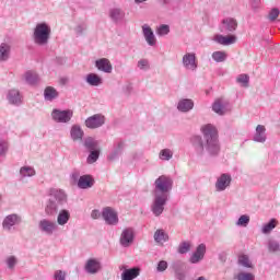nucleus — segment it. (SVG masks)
Here are the masks:
<instances>
[{
    "mask_svg": "<svg viewBox=\"0 0 280 280\" xmlns=\"http://www.w3.org/2000/svg\"><path fill=\"white\" fill-rule=\"evenodd\" d=\"M201 132L203 135L206 143L202 142V138L200 136H194L191 139L192 145L197 154H205L206 150V152H208L210 156H218V154H220L218 129H215L213 125L208 124L201 127Z\"/></svg>",
    "mask_w": 280,
    "mask_h": 280,
    "instance_id": "nucleus-1",
    "label": "nucleus"
},
{
    "mask_svg": "<svg viewBox=\"0 0 280 280\" xmlns=\"http://www.w3.org/2000/svg\"><path fill=\"white\" fill-rule=\"evenodd\" d=\"M51 38V26L49 24L42 22L36 24L33 32V40L38 47H45L49 45V39Z\"/></svg>",
    "mask_w": 280,
    "mask_h": 280,
    "instance_id": "nucleus-2",
    "label": "nucleus"
},
{
    "mask_svg": "<svg viewBox=\"0 0 280 280\" xmlns=\"http://www.w3.org/2000/svg\"><path fill=\"white\" fill-rule=\"evenodd\" d=\"M174 188V179H172L167 175H161L154 182L153 194H158L160 196H166L170 198V192Z\"/></svg>",
    "mask_w": 280,
    "mask_h": 280,
    "instance_id": "nucleus-3",
    "label": "nucleus"
},
{
    "mask_svg": "<svg viewBox=\"0 0 280 280\" xmlns=\"http://www.w3.org/2000/svg\"><path fill=\"white\" fill-rule=\"evenodd\" d=\"M168 200L170 197L153 192L151 212L153 213V215H155V218L163 215V211H165V206L167 205Z\"/></svg>",
    "mask_w": 280,
    "mask_h": 280,
    "instance_id": "nucleus-4",
    "label": "nucleus"
},
{
    "mask_svg": "<svg viewBox=\"0 0 280 280\" xmlns=\"http://www.w3.org/2000/svg\"><path fill=\"white\" fill-rule=\"evenodd\" d=\"M102 218L108 226H117L119 224V214L112 207L103 208Z\"/></svg>",
    "mask_w": 280,
    "mask_h": 280,
    "instance_id": "nucleus-5",
    "label": "nucleus"
},
{
    "mask_svg": "<svg viewBox=\"0 0 280 280\" xmlns=\"http://www.w3.org/2000/svg\"><path fill=\"white\" fill-rule=\"evenodd\" d=\"M73 118V110L71 109H52L51 119L56 121V124H69Z\"/></svg>",
    "mask_w": 280,
    "mask_h": 280,
    "instance_id": "nucleus-6",
    "label": "nucleus"
},
{
    "mask_svg": "<svg viewBox=\"0 0 280 280\" xmlns=\"http://www.w3.org/2000/svg\"><path fill=\"white\" fill-rule=\"evenodd\" d=\"M119 244L122 248H130L132 244H135V229L133 228H125L119 237Z\"/></svg>",
    "mask_w": 280,
    "mask_h": 280,
    "instance_id": "nucleus-7",
    "label": "nucleus"
},
{
    "mask_svg": "<svg viewBox=\"0 0 280 280\" xmlns=\"http://www.w3.org/2000/svg\"><path fill=\"white\" fill-rule=\"evenodd\" d=\"M21 222V215L15 213L9 214L2 221V229L3 231H8V233H11V231H15L16 226H19Z\"/></svg>",
    "mask_w": 280,
    "mask_h": 280,
    "instance_id": "nucleus-8",
    "label": "nucleus"
},
{
    "mask_svg": "<svg viewBox=\"0 0 280 280\" xmlns=\"http://www.w3.org/2000/svg\"><path fill=\"white\" fill-rule=\"evenodd\" d=\"M106 124V116L102 114H94L85 119V126L90 130H97V128H102Z\"/></svg>",
    "mask_w": 280,
    "mask_h": 280,
    "instance_id": "nucleus-9",
    "label": "nucleus"
},
{
    "mask_svg": "<svg viewBox=\"0 0 280 280\" xmlns=\"http://www.w3.org/2000/svg\"><path fill=\"white\" fill-rule=\"evenodd\" d=\"M38 229L45 235H54L58 231V223L49 219H42L38 223Z\"/></svg>",
    "mask_w": 280,
    "mask_h": 280,
    "instance_id": "nucleus-10",
    "label": "nucleus"
},
{
    "mask_svg": "<svg viewBox=\"0 0 280 280\" xmlns=\"http://www.w3.org/2000/svg\"><path fill=\"white\" fill-rule=\"evenodd\" d=\"M182 63L186 71H196L198 69L196 52H186L182 58Z\"/></svg>",
    "mask_w": 280,
    "mask_h": 280,
    "instance_id": "nucleus-11",
    "label": "nucleus"
},
{
    "mask_svg": "<svg viewBox=\"0 0 280 280\" xmlns=\"http://www.w3.org/2000/svg\"><path fill=\"white\" fill-rule=\"evenodd\" d=\"M212 110L217 115H226V113H231V103L228 100L218 98L212 105Z\"/></svg>",
    "mask_w": 280,
    "mask_h": 280,
    "instance_id": "nucleus-12",
    "label": "nucleus"
},
{
    "mask_svg": "<svg viewBox=\"0 0 280 280\" xmlns=\"http://www.w3.org/2000/svg\"><path fill=\"white\" fill-rule=\"evenodd\" d=\"M84 270L88 275H97L102 272V261L97 258H90L84 265Z\"/></svg>",
    "mask_w": 280,
    "mask_h": 280,
    "instance_id": "nucleus-13",
    "label": "nucleus"
},
{
    "mask_svg": "<svg viewBox=\"0 0 280 280\" xmlns=\"http://www.w3.org/2000/svg\"><path fill=\"white\" fill-rule=\"evenodd\" d=\"M231 180L233 178L231 177V174L223 173L220 177H218L215 182V189L217 191H225L228 187H231Z\"/></svg>",
    "mask_w": 280,
    "mask_h": 280,
    "instance_id": "nucleus-14",
    "label": "nucleus"
},
{
    "mask_svg": "<svg viewBox=\"0 0 280 280\" xmlns=\"http://www.w3.org/2000/svg\"><path fill=\"white\" fill-rule=\"evenodd\" d=\"M142 34L149 47L156 46V36L154 35V31H152V27H150V25L148 24L142 25Z\"/></svg>",
    "mask_w": 280,
    "mask_h": 280,
    "instance_id": "nucleus-15",
    "label": "nucleus"
},
{
    "mask_svg": "<svg viewBox=\"0 0 280 280\" xmlns=\"http://www.w3.org/2000/svg\"><path fill=\"white\" fill-rule=\"evenodd\" d=\"M207 253V245L200 244L197 246L195 253L190 256L189 261L190 264H199L205 259V255Z\"/></svg>",
    "mask_w": 280,
    "mask_h": 280,
    "instance_id": "nucleus-16",
    "label": "nucleus"
},
{
    "mask_svg": "<svg viewBox=\"0 0 280 280\" xmlns=\"http://www.w3.org/2000/svg\"><path fill=\"white\" fill-rule=\"evenodd\" d=\"M121 270H124L120 275L121 280H135L137 277H139V275H141V269L139 267H133L130 269L121 267Z\"/></svg>",
    "mask_w": 280,
    "mask_h": 280,
    "instance_id": "nucleus-17",
    "label": "nucleus"
},
{
    "mask_svg": "<svg viewBox=\"0 0 280 280\" xmlns=\"http://www.w3.org/2000/svg\"><path fill=\"white\" fill-rule=\"evenodd\" d=\"M215 43L219 45H223L224 47H229V45H235L237 43L236 35H215L214 36Z\"/></svg>",
    "mask_w": 280,
    "mask_h": 280,
    "instance_id": "nucleus-18",
    "label": "nucleus"
},
{
    "mask_svg": "<svg viewBox=\"0 0 280 280\" xmlns=\"http://www.w3.org/2000/svg\"><path fill=\"white\" fill-rule=\"evenodd\" d=\"M95 67L103 73H113V63L107 58H101L95 61Z\"/></svg>",
    "mask_w": 280,
    "mask_h": 280,
    "instance_id": "nucleus-19",
    "label": "nucleus"
},
{
    "mask_svg": "<svg viewBox=\"0 0 280 280\" xmlns=\"http://www.w3.org/2000/svg\"><path fill=\"white\" fill-rule=\"evenodd\" d=\"M237 30V20L233 18H226L222 20L221 32H235Z\"/></svg>",
    "mask_w": 280,
    "mask_h": 280,
    "instance_id": "nucleus-20",
    "label": "nucleus"
},
{
    "mask_svg": "<svg viewBox=\"0 0 280 280\" xmlns=\"http://www.w3.org/2000/svg\"><path fill=\"white\" fill-rule=\"evenodd\" d=\"M177 110L179 113H189V110H194V100L191 98H182L177 103Z\"/></svg>",
    "mask_w": 280,
    "mask_h": 280,
    "instance_id": "nucleus-21",
    "label": "nucleus"
},
{
    "mask_svg": "<svg viewBox=\"0 0 280 280\" xmlns=\"http://www.w3.org/2000/svg\"><path fill=\"white\" fill-rule=\"evenodd\" d=\"M7 100L14 106H20V104L23 103V97L21 96V92H19V90H10L7 95Z\"/></svg>",
    "mask_w": 280,
    "mask_h": 280,
    "instance_id": "nucleus-22",
    "label": "nucleus"
},
{
    "mask_svg": "<svg viewBox=\"0 0 280 280\" xmlns=\"http://www.w3.org/2000/svg\"><path fill=\"white\" fill-rule=\"evenodd\" d=\"M266 127L264 125H258L253 137V141L256 143H266Z\"/></svg>",
    "mask_w": 280,
    "mask_h": 280,
    "instance_id": "nucleus-23",
    "label": "nucleus"
},
{
    "mask_svg": "<svg viewBox=\"0 0 280 280\" xmlns=\"http://www.w3.org/2000/svg\"><path fill=\"white\" fill-rule=\"evenodd\" d=\"M95 185V179L91 175H83L79 178L78 187L79 189H91Z\"/></svg>",
    "mask_w": 280,
    "mask_h": 280,
    "instance_id": "nucleus-24",
    "label": "nucleus"
},
{
    "mask_svg": "<svg viewBox=\"0 0 280 280\" xmlns=\"http://www.w3.org/2000/svg\"><path fill=\"white\" fill-rule=\"evenodd\" d=\"M50 200H55L57 205H65L67 202V194L62 190L52 189L50 190Z\"/></svg>",
    "mask_w": 280,
    "mask_h": 280,
    "instance_id": "nucleus-25",
    "label": "nucleus"
},
{
    "mask_svg": "<svg viewBox=\"0 0 280 280\" xmlns=\"http://www.w3.org/2000/svg\"><path fill=\"white\" fill-rule=\"evenodd\" d=\"M125 16L126 13L119 8H113L109 10V19L113 21V23H121Z\"/></svg>",
    "mask_w": 280,
    "mask_h": 280,
    "instance_id": "nucleus-26",
    "label": "nucleus"
},
{
    "mask_svg": "<svg viewBox=\"0 0 280 280\" xmlns=\"http://www.w3.org/2000/svg\"><path fill=\"white\" fill-rule=\"evenodd\" d=\"M69 220H71V212L67 209L60 210L57 215V224L59 226H65L69 223Z\"/></svg>",
    "mask_w": 280,
    "mask_h": 280,
    "instance_id": "nucleus-27",
    "label": "nucleus"
},
{
    "mask_svg": "<svg viewBox=\"0 0 280 280\" xmlns=\"http://www.w3.org/2000/svg\"><path fill=\"white\" fill-rule=\"evenodd\" d=\"M70 137L72 141H82L84 138V130H82L80 125H73L70 130Z\"/></svg>",
    "mask_w": 280,
    "mask_h": 280,
    "instance_id": "nucleus-28",
    "label": "nucleus"
},
{
    "mask_svg": "<svg viewBox=\"0 0 280 280\" xmlns=\"http://www.w3.org/2000/svg\"><path fill=\"white\" fill-rule=\"evenodd\" d=\"M85 82L90 86H101V84H104V80L102 79V77L96 73H89L85 78Z\"/></svg>",
    "mask_w": 280,
    "mask_h": 280,
    "instance_id": "nucleus-29",
    "label": "nucleus"
},
{
    "mask_svg": "<svg viewBox=\"0 0 280 280\" xmlns=\"http://www.w3.org/2000/svg\"><path fill=\"white\" fill-rule=\"evenodd\" d=\"M59 95L58 90H56L54 86H47L44 90V98L46 102H54V100H58Z\"/></svg>",
    "mask_w": 280,
    "mask_h": 280,
    "instance_id": "nucleus-30",
    "label": "nucleus"
},
{
    "mask_svg": "<svg viewBox=\"0 0 280 280\" xmlns=\"http://www.w3.org/2000/svg\"><path fill=\"white\" fill-rule=\"evenodd\" d=\"M172 268L175 272V278L177 280H185L186 279L187 276L185 275V271L182 270L183 269V261L177 260V261L173 262Z\"/></svg>",
    "mask_w": 280,
    "mask_h": 280,
    "instance_id": "nucleus-31",
    "label": "nucleus"
},
{
    "mask_svg": "<svg viewBox=\"0 0 280 280\" xmlns=\"http://www.w3.org/2000/svg\"><path fill=\"white\" fill-rule=\"evenodd\" d=\"M45 213L46 215H56L58 213V202L49 198L45 207Z\"/></svg>",
    "mask_w": 280,
    "mask_h": 280,
    "instance_id": "nucleus-32",
    "label": "nucleus"
},
{
    "mask_svg": "<svg viewBox=\"0 0 280 280\" xmlns=\"http://www.w3.org/2000/svg\"><path fill=\"white\" fill-rule=\"evenodd\" d=\"M237 264H238V266H242L243 268H249L250 270H253V268H255V265H253L250 257H248V255H246V254L238 256Z\"/></svg>",
    "mask_w": 280,
    "mask_h": 280,
    "instance_id": "nucleus-33",
    "label": "nucleus"
},
{
    "mask_svg": "<svg viewBox=\"0 0 280 280\" xmlns=\"http://www.w3.org/2000/svg\"><path fill=\"white\" fill-rule=\"evenodd\" d=\"M11 47L9 44L2 43L0 45V61L5 62L10 58Z\"/></svg>",
    "mask_w": 280,
    "mask_h": 280,
    "instance_id": "nucleus-34",
    "label": "nucleus"
},
{
    "mask_svg": "<svg viewBox=\"0 0 280 280\" xmlns=\"http://www.w3.org/2000/svg\"><path fill=\"white\" fill-rule=\"evenodd\" d=\"M25 82H27L31 86H34L37 82H40V78L36 72L27 71L24 74Z\"/></svg>",
    "mask_w": 280,
    "mask_h": 280,
    "instance_id": "nucleus-35",
    "label": "nucleus"
},
{
    "mask_svg": "<svg viewBox=\"0 0 280 280\" xmlns=\"http://www.w3.org/2000/svg\"><path fill=\"white\" fill-rule=\"evenodd\" d=\"M84 148H86V150H89L90 152L100 150V142L92 137L85 138Z\"/></svg>",
    "mask_w": 280,
    "mask_h": 280,
    "instance_id": "nucleus-36",
    "label": "nucleus"
},
{
    "mask_svg": "<svg viewBox=\"0 0 280 280\" xmlns=\"http://www.w3.org/2000/svg\"><path fill=\"white\" fill-rule=\"evenodd\" d=\"M153 237L156 244H163V242L170 241V235L164 230H156Z\"/></svg>",
    "mask_w": 280,
    "mask_h": 280,
    "instance_id": "nucleus-37",
    "label": "nucleus"
},
{
    "mask_svg": "<svg viewBox=\"0 0 280 280\" xmlns=\"http://www.w3.org/2000/svg\"><path fill=\"white\" fill-rule=\"evenodd\" d=\"M277 229V220L271 219L268 223H265L261 228V233L264 235H269V233H272V230Z\"/></svg>",
    "mask_w": 280,
    "mask_h": 280,
    "instance_id": "nucleus-38",
    "label": "nucleus"
},
{
    "mask_svg": "<svg viewBox=\"0 0 280 280\" xmlns=\"http://www.w3.org/2000/svg\"><path fill=\"white\" fill-rule=\"evenodd\" d=\"M20 176L22 178H30L36 176V171L32 166H23L20 168Z\"/></svg>",
    "mask_w": 280,
    "mask_h": 280,
    "instance_id": "nucleus-39",
    "label": "nucleus"
},
{
    "mask_svg": "<svg viewBox=\"0 0 280 280\" xmlns=\"http://www.w3.org/2000/svg\"><path fill=\"white\" fill-rule=\"evenodd\" d=\"M269 253H280V243L275 238H269L267 242Z\"/></svg>",
    "mask_w": 280,
    "mask_h": 280,
    "instance_id": "nucleus-40",
    "label": "nucleus"
},
{
    "mask_svg": "<svg viewBox=\"0 0 280 280\" xmlns=\"http://www.w3.org/2000/svg\"><path fill=\"white\" fill-rule=\"evenodd\" d=\"M226 58H229V55L225 51L217 50L212 52V60H214V62H224Z\"/></svg>",
    "mask_w": 280,
    "mask_h": 280,
    "instance_id": "nucleus-41",
    "label": "nucleus"
},
{
    "mask_svg": "<svg viewBox=\"0 0 280 280\" xmlns=\"http://www.w3.org/2000/svg\"><path fill=\"white\" fill-rule=\"evenodd\" d=\"M235 280H255V273L248 271H240L234 276Z\"/></svg>",
    "mask_w": 280,
    "mask_h": 280,
    "instance_id": "nucleus-42",
    "label": "nucleus"
},
{
    "mask_svg": "<svg viewBox=\"0 0 280 280\" xmlns=\"http://www.w3.org/2000/svg\"><path fill=\"white\" fill-rule=\"evenodd\" d=\"M189 250H191V244L189 242L184 241L178 245L177 253L179 255H187Z\"/></svg>",
    "mask_w": 280,
    "mask_h": 280,
    "instance_id": "nucleus-43",
    "label": "nucleus"
},
{
    "mask_svg": "<svg viewBox=\"0 0 280 280\" xmlns=\"http://www.w3.org/2000/svg\"><path fill=\"white\" fill-rule=\"evenodd\" d=\"M174 156V152L171 149H163L160 151L159 159L161 161H171Z\"/></svg>",
    "mask_w": 280,
    "mask_h": 280,
    "instance_id": "nucleus-44",
    "label": "nucleus"
},
{
    "mask_svg": "<svg viewBox=\"0 0 280 280\" xmlns=\"http://www.w3.org/2000/svg\"><path fill=\"white\" fill-rule=\"evenodd\" d=\"M18 264H19V259L15 256H8L5 258V265H7V268H9V270H14Z\"/></svg>",
    "mask_w": 280,
    "mask_h": 280,
    "instance_id": "nucleus-45",
    "label": "nucleus"
},
{
    "mask_svg": "<svg viewBox=\"0 0 280 280\" xmlns=\"http://www.w3.org/2000/svg\"><path fill=\"white\" fill-rule=\"evenodd\" d=\"M236 82L238 84H241L242 86H245L247 88L248 86V82H250V77L248 74H240L237 78H236Z\"/></svg>",
    "mask_w": 280,
    "mask_h": 280,
    "instance_id": "nucleus-46",
    "label": "nucleus"
},
{
    "mask_svg": "<svg viewBox=\"0 0 280 280\" xmlns=\"http://www.w3.org/2000/svg\"><path fill=\"white\" fill-rule=\"evenodd\" d=\"M97 159H100V149L90 151L86 162L90 163V165H91V164L97 162Z\"/></svg>",
    "mask_w": 280,
    "mask_h": 280,
    "instance_id": "nucleus-47",
    "label": "nucleus"
},
{
    "mask_svg": "<svg viewBox=\"0 0 280 280\" xmlns=\"http://www.w3.org/2000/svg\"><path fill=\"white\" fill-rule=\"evenodd\" d=\"M250 223V217H248L247 214H243L238 218L237 222H236V226H248V224Z\"/></svg>",
    "mask_w": 280,
    "mask_h": 280,
    "instance_id": "nucleus-48",
    "label": "nucleus"
},
{
    "mask_svg": "<svg viewBox=\"0 0 280 280\" xmlns=\"http://www.w3.org/2000/svg\"><path fill=\"white\" fill-rule=\"evenodd\" d=\"M156 34L159 36H167L170 34V25L167 24H161L156 27Z\"/></svg>",
    "mask_w": 280,
    "mask_h": 280,
    "instance_id": "nucleus-49",
    "label": "nucleus"
},
{
    "mask_svg": "<svg viewBox=\"0 0 280 280\" xmlns=\"http://www.w3.org/2000/svg\"><path fill=\"white\" fill-rule=\"evenodd\" d=\"M138 69H140L141 71L150 69V61L148 59H140L138 61Z\"/></svg>",
    "mask_w": 280,
    "mask_h": 280,
    "instance_id": "nucleus-50",
    "label": "nucleus"
},
{
    "mask_svg": "<svg viewBox=\"0 0 280 280\" xmlns=\"http://www.w3.org/2000/svg\"><path fill=\"white\" fill-rule=\"evenodd\" d=\"M279 14H280L279 9L277 8L271 9L268 14L269 21H277V19L279 18Z\"/></svg>",
    "mask_w": 280,
    "mask_h": 280,
    "instance_id": "nucleus-51",
    "label": "nucleus"
},
{
    "mask_svg": "<svg viewBox=\"0 0 280 280\" xmlns=\"http://www.w3.org/2000/svg\"><path fill=\"white\" fill-rule=\"evenodd\" d=\"M67 272L63 270H56L54 273V280H66Z\"/></svg>",
    "mask_w": 280,
    "mask_h": 280,
    "instance_id": "nucleus-52",
    "label": "nucleus"
},
{
    "mask_svg": "<svg viewBox=\"0 0 280 280\" xmlns=\"http://www.w3.org/2000/svg\"><path fill=\"white\" fill-rule=\"evenodd\" d=\"M85 30H86L85 23H81L74 27V32H75L77 36H82V34H84Z\"/></svg>",
    "mask_w": 280,
    "mask_h": 280,
    "instance_id": "nucleus-53",
    "label": "nucleus"
},
{
    "mask_svg": "<svg viewBox=\"0 0 280 280\" xmlns=\"http://www.w3.org/2000/svg\"><path fill=\"white\" fill-rule=\"evenodd\" d=\"M8 141L5 140H0V156H4L8 152Z\"/></svg>",
    "mask_w": 280,
    "mask_h": 280,
    "instance_id": "nucleus-54",
    "label": "nucleus"
},
{
    "mask_svg": "<svg viewBox=\"0 0 280 280\" xmlns=\"http://www.w3.org/2000/svg\"><path fill=\"white\" fill-rule=\"evenodd\" d=\"M167 261L160 260L156 266V272H165V270H167Z\"/></svg>",
    "mask_w": 280,
    "mask_h": 280,
    "instance_id": "nucleus-55",
    "label": "nucleus"
},
{
    "mask_svg": "<svg viewBox=\"0 0 280 280\" xmlns=\"http://www.w3.org/2000/svg\"><path fill=\"white\" fill-rule=\"evenodd\" d=\"M120 154V151H118V149H115L114 147L113 151L108 155V161H115L116 159H119Z\"/></svg>",
    "mask_w": 280,
    "mask_h": 280,
    "instance_id": "nucleus-56",
    "label": "nucleus"
},
{
    "mask_svg": "<svg viewBox=\"0 0 280 280\" xmlns=\"http://www.w3.org/2000/svg\"><path fill=\"white\" fill-rule=\"evenodd\" d=\"M80 177H81L80 172H78V171L72 172L70 175V178H71V180H73V183H79Z\"/></svg>",
    "mask_w": 280,
    "mask_h": 280,
    "instance_id": "nucleus-57",
    "label": "nucleus"
},
{
    "mask_svg": "<svg viewBox=\"0 0 280 280\" xmlns=\"http://www.w3.org/2000/svg\"><path fill=\"white\" fill-rule=\"evenodd\" d=\"M100 218H102V212H100V210H93L91 212L92 220H100Z\"/></svg>",
    "mask_w": 280,
    "mask_h": 280,
    "instance_id": "nucleus-58",
    "label": "nucleus"
},
{
    "mask_svg": "<svg viewBox=\"0 0 280 280\" xmlns=\"http://www.w3.org/2000/svg\"><path fill=\"white\" fill-rule=\"evenodd\" d=\"M124 141H118L114 144V148L118 151V152H124Z\"/></svg>",
    "mask_w": 280,
    "mask_h": 280,
    "instance_id": "nucleus-59",
    "label": "nucleus"
},
{
    "mask_svg": "<svg viewBox=\"0 0 280 280\" xmlns=\"http://www.w3.org/2000/svg\"><path fill=\"white\" fill-rule=\"evenodd\" d=\"M145 1L148 0H135V3L139 4V3H145Z\"/></svg>",
    "mask_w": 280,
    "mask_h": 280,
    "instance_id": "nucleus-60",
    "label": "nucleus"
},
{
    "mask_svg": "<svg viewBox=\"0 0 280 280\" xmlns=\"http://www.w3.org/2000/svg\"><path fill=\"white\" fill-rule=\"evenodd\" d=\"M164 1V3H170V0H163Z\"/></svg>",
    "mask_w": 280,
    "mask_h": 280,
    "instance_id": "nucleus-61",
    "label": "nucleus"
}]
</instances>
